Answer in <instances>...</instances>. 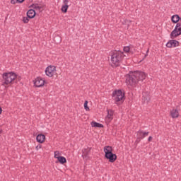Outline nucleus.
Masks as SVG:
<instances>
[{
	"label": "nucleus",
	"mask_w": 181,
	"mask_h": 181,
	"mask_svg": "<svg viewBox=\"0 0 181 181\" xmlns=\"http://www.w3.org/2000/svg\"><path fill=\"white\" fill-rule=\"evenodd\" d=\"M147 76L145 72L136 71L134 73L126 75V83L127 86L135 87L139 81H144Z\"/></svg>",
	"instance_id": "nucleus-1"
},
{
	"label": "nucleus",
	"mask_w": 181,
	"mask_h": 181,
	"mask_svg": "<svg viewBox=\"0 0 181 181\" xmlns=\"http://www.w3.org/2000/svg\"><path fill=\"white\" fill-rule=\"evenodd\" d=\"M171 21L173 23H177L174 30L171 32L170 35V39H176L177 36L181 35V18L179 15L175 14L172 16Z\"/></svg>",
	"instance_id": "nucleus-2"
},
{
	"label": "nucleus",
	"mask_w": 181,
	"mask_h": 181,
	"mask_svg": "<svg viewBox=\"0 0 181 181\" xmlns=\"http://www.w3.org/2000/svg\"><path fill=\"white\" fill-rule=\"evenodd\" d=\"M124 56V52H121L120 50L113 51L111 55L112 64L115 66V67H119Z\"/></svg>",
	"instance_id": "nucleus-3"
},
{
	"label": "nucleus",
	"mask_w": 181,
	"mask_h": 181,
	"mask_svg": "<svg viewBox=\"0 0 181 181\" xmlns=\"http://www.w3.org/2000/svg\"><path fill=\"white\" fill-rule=\"evenodd\" d=\"M105 152V158L107 159L110 163H114L117 160V154L112 153V147L106 146L103 148Z\"/></svg>",
	"instance_id": "nucleus-4"
},
{
	"label": "nucleus",
	"mask_w": 181,
	"mask_h": 181,
	"mask_svg": "<svg viewBox=\"0 0 181 181\" xmlns=\"http://www.w3.org/2000/svg\"><path fill=\"white\" fill-rule=\"evenodd\" d=\"M16 77L18 76L14 72H4L2 74V78L4 84H6V86H8V84H12L15 80H16Z\"/></svg>",
	"instance_id": "nucleus-5"
},
{
	"label": "nucleus",
	"mask_w": 181,
	"mask_h": 181,
	"mask_svg": "<svg viewBox=\"0 0 181 181\" xmlns=\"http://www.w3.org/2000/svg\"><path fill=\"white\" fill-rule=\"evenodd\" d=\"M124 97L125 93H124L121 89L114 90L112 94V100H114L115 104L119 103V101H124V100H125Z\"/></svg>",
	"instance_id": "nucleus-6"
},
{
	"label": "nucleus",
	"mask_w": 181,
	"mask_h": 181,
	"mask_svg": "<svg viewBox=\"0 0 181 181\" xmlns=\"http://www.w3.org/2000/svg\"><path fill=\"white\" fill-rule=\"evenodd\" d=\"M54 71H56V66L50 65L46 68L45 74L48 77H53Z\"/></svg>",
	"instance_id": "nucleus-7"
},
{
	"label": "nucleus",
	"mask_w": 181,
	"mask_h": 181,
	"mask_svg": "<svg viewBox=\"0 0 181 181\" xmlns=\"http://www.w3.org/2000/svg\"><path fill=\"white\" fill-rule=\"evenodd\" d=\"M177 46H179V41L176 40H170L166 44V47L169 49H172V47H177Z\"/></svg>",
	"instance_id": "nucleus-8"
},
{
	"label": "nucleus",
	"mask_w": 181,
	"mask_h": 181,
	"mask_svg": "<svg viewBox=\"0 0 181 181\" xmlns=\"http://www.w3.org/2000/svg\"><path fill=\"white\" fill-rule=\"evenodd\" d=\"M45 79L40 78V77H38V78H36L35 81H34V86L35 87H43V86H45Z\"/></svg>",
	"instance_id": "nucleus-9"
},
{
	"label": "nucleus",
	"mask_w": 181,
	"mask_h": 181,
	"mask_svg": "<svg viewBox=\"0 0 181 181\" xmlns=\"http://www.w3.org/2000/svg\"><path fill=\"white\" fill-rule=\"evenodd\" d=\"M114 115V111L112 110H107V115L105 117V121L106 122H107L108 124H110V122H111V121H112L113 118L112 117Z\"/></svg>",
	"instance_id": "nucleus-10"
},
{
	"label": "nucleus",
	"mask_w": 181,
	"mask_h": 181,
	"mask_svg": "<svg viewBox=\"0 0 181 181\" xmlns=\"http://www.w3.org/2000/svg\"><path fill=\"white\" fill-rule=\"evenodd\" d=\"M137 135L139 136L141 139H144V138H146V136H148L149 135V132H144L142 130H139L137 132Z\"/></svg>",
	"instance_id": "nucleus-11"
},
{
	"label": "nucleus",
	"mask_w": 181,
	"mask_h": 181,
	"mask_svg": "<svg viewBox=\"0 0 181 181\" xmlns=\"http://www.w3.org/2000/svg\"><path fill=\"white\" fill-rule=\"evenodd\" d=\"M36 139L37 142H39V144H43L45 142V139H46V136L42 134H38L36 137Z\"/></svg>",
	"instance_id": "nucleus-12"
},
{
	"label": "nucleus",
	"mask_w": 181,
	"mask_h": 181,
	"mask_svg": "<svg viewBox=\"0 0 181 181\" xmlns=\"http://www.w3.org/2000/svg\"><path fill=\"white\" fill-rule=\"evenodd\" d=\"M27 16H28V18H29V19H33V18H35V16H36V11H35L34 9H30L27 12Z\"/></svg>",
	"instance_id": "nucleus-13"
},
{
	"label": "nucleus",
	"mask_w": 181,
	"mask_h": 181,
	"mask_svg": "<svg viewBox=\"0 0 181 181\" xmlns=\"http://www.w3.org/2000/svg\"><path fill=\"white\" fill-rule=\"evenodd\" d=\"M170 114L172 118H179V110L177 109H173Z\"/></svg>",
	"instance_id": "nucleus-14"
},
{
	"label": "nucleus",
	"mask_w": 181,
	"mask_h": 181,
	"mask_svg": "<svg viewBox=\"0 0 181 181\" xmlns=\"http://www.w3.org/2000/svg\"><path fill=\"white\" fill-rule=\"evenodd\" d=\"M90 152H91V148H85L83 150V158H88V155H90Z\"/></svg>",
	"instance_id": "nucleus-15"
},
{
	"label": "nucleus",
	"mask_w": 181,
	"mask_h": 181,
	"mask_svg": "<svg viewBox=\"0 0 181 181\" xmlns=\"http://www.w3.org/2000/svg\"><path fill=\"white\" fill-rule=\"evenodd\" d=\"M90 124H91V126L94 128H104V125L97 122L93 121Z\"/></svg>",
	"instance_id": "nucleus-16"
},
{
	"label": "nucleus",
	"mask_w": 181,
	"mask_h": 181,
	"mask_svg": "<svg viewBox=\"0 0 181 181\" xmlns=\"http://www.w3.org/2000/svg\"><path fill=\"white\" fill-rule=\"evenodd\" d=\"M57 159L58 162L61 163V165H64V163H67V160L63 156H58L57 157Z\"/></svg>",
	"instance_id": "nucleus-17"
},
{
	"label": "nucleus",
	"mask_w": 181,
	"mask_h": 181,
	"mask_svg": "<svg viewBox=\"0 0 181 181\" xmlns=\"http://www.w3.org/2000/svg\"><path fill=\"white\" fill-rule=\"evenodd\" d=\"M142 100L143 101H144V103H148V101H151V97L149 96V94L144 93Z\"/></svg>",
	"instance_id": "nucleus-18"
},
{
	"label": "nucleus",
	"mask_w": 181,
	"mask_h": 181,
	"mask_svg": "<svg viewBox=\"0 0 181 181\" xmlns=\"http://www.w3.org/2000/svg\"><path fill=\"white\" fill-rule=\"evenodd\" d=\"M30 8H33V9H36V11H41L42 6H40L37 4H33L30 6Z\"/></svg>",
	"instance_id": "nucleus-19"
},
{
	"label": "nucleus",
	"mask_w": 181,
	"mask_h": 181,
	"mask_svg": "<svg viewBox=\"0 0 181 181\" xmlns=\"http://www.w3.org/2000/svg\"><path fill=\"white\" fill-rule=\"evenodd\" d=\"M67 9H69V4L63 5V6H62L61 11H62V12H63L64 13H66Z\"/></svg>",
	"instance_id": "nucleus-20"
},
{
	"label": "nucleus",
	"mask_w": 181,
	"mask_h": 181,
	"mask_svg": "<svg viewBox=\"0 0 181 181\" xmlns=\"http://www.w3.org/2000/svg\"><path fill=\"white\" fill-rule=\"evenodd\" d=\"M84 109L86 111H90V107H88V101L86 100L83 105Z\"/></svg>",
	"instance_id": "nucleus-21"
},
{
	"label": "nucleus",
	"mask_w": 181,
	"mask_h": 181,
	"mask_svg": "<svg viewBox=\"0 0 181 181\" xmlns=\"http://www.w3.org/2000/svg\"><path fill=\"white\" fill-rule=\"evenodd\" d=\"M23 23H29V18L28 17H23Z\"/></svg>",
	"instance_id": "nucleus-22"
},
{
	"label": "nucleus",
	"mask_w": 181,
	"mask_h": 181,
	"mask_svg": "<svg viewBox=\"0 0 181 181\" xmlns=\"http://www.w3.org/2000/svg\"><path fill=\"white\" fill-rule=\"evenodd\" d=\"M131 49V48H129V47H124L123 50L125 53H128L129 52V50Z\"/></svg>",
	"instance_id": "nucleus-23"
},
{
	"label": "nucleus",
	"mask_w": 181,
	"mask_h": 181,
	"mask_svg": "<svg viewBox=\"0 0 181 181\" xmlns=\"http://www.w3.org/2000/svg\"><path fill=\"white\" fill-rule=\"evenodd\" d=\"M60 154V152L59 151H55L54 152V158H55V159H57V157H59V155Z\"/></svg>",
	"instance_id": "nucleus-24"
},
{
	"label": "nucleus",
	"mask_w": 181,
	"mask_h": 181,
	"mask_svg": "<svg viewBox=\"0 0 181 181\" xmlns=\"http://www.w3.org/2000/svg\"><path fill=\"white\" fill-rule=\"evenodd\" d=\"M42 148V145L39 144L35 147L36 151H39V149Z\"/></svg>",
	"instance_id": "nucleus-25"
},
{
	"label": "nucleus",
	"mask_w": 181,
	"mask_h": 181,
	"mask_svg": "<svg viewBox=\"0 0 181 181\" xmlns=\"http://www.w3.org/2000/svg\"><path fill=\"white\" fill-rule=\"evenodd\" d=\"M139 142H141V139L139 138V136L136 139L135 141V144H139Z\"/></svg>",
	"instance_id": "nucleus-26"
},
{
	"label": "nucleus",
	"mask_w": 181,
	"mask_h": 181,
	"mask_svg": "<svg viewBox=\"0 0 181 181\" xmlns=\"http://www.w3.org/2000/svg\"><path fill=\"white\" fill-rule=\"evenodd\" d=\"M152 139H153V137H152V136H150L148 139V142H152Z\"/></svg>",
	"instance_id": "nucleus-27"
},
{
	"label": "nucleus",
	"mask_w": 181,
	"mask_h": 181,
	"mask_svg": "<svg viewBox=\"0 0 181 181\" xmlns=\"http://www.w3.org/2000/svg\"><path fill=\"white\" fill-rule=\"evenodd\" d=\"M16 2H18V4H22L23 2H25V0H16Z\"/></svg>",
	"instance_id": "nucleus-28"
},
{
	"label": "nucleus",
	"mask_w": 181,
	"mask_h": 181,
	"mask_svg": "<svg viewBox=\"0 0 181 181\" xmlns=\"http://www.w3.org/2000/svg\"><path fill=\"white\" fill-rule=\"evenodd\" d=\"M11 4H12V5H15L16 1H15V0H11Z\"/></svg>",
	"instance_id": "nucleus-29"
},
{
	"label": "nucleus",
	"mask_w": 181,
	"mask_h": 181,
	"mask_svg": "<svg viewBox=\"0 0 181 181\" xmlns=\"http://www.w3.org/2000/svg\"><path fill=\"white\" fill-rule=\"evenodd\" d=\"M64 5H68V4H69V0H64Z\"/></svg>",
	"instance_id": "nucleus-30"
},
{
	"label": "nucleus",
	"mask_w": 181,
	"mask_h": 181,
	"mask_svg": "<svg viewBox=\"0 0 181 181\" xmlns=\"http://www.w3.org/2000/svg\"><path fill=\"white\" fill-rule=\"evenodd\" d=\"M148 53H149V49H148V50L146 51V54L145 55V57H146L148 56Z\"/></svg>",
	"instance_id": "nucleus-31"
},
{
	"label": "nucleus",
	"mask_w": 181,
	"mask_h": 181,
	"mask_svg": "<svg viewBox=\"0 0 181 181\" xmlns=\"http://www.w3.org/2000/svg\"><path fill=\"white\" fill-rule=\"evenodd\" d=\"M2 114V107H0V115Z\"/></svg>",
	"instance_id": "nucleus-32"
},
{
	"label": "nucleus",
	"mask_w": 181,
	"mask_h": 181,
	"mask_svg": "<svg viewBox=\"0 0 181 181\" xmlns=\"http://www.w3.org/2000/svg\"><path fill=\"white\" fill-rule=\"evenodd\" d=\"M0 134H2V130H0Z\"/></svg>",
	"instance_id": "nucleus-33"
}]
</instances>
